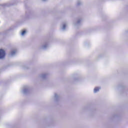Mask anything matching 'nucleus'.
Masks as SVG:
<instances>
[{
    "label": "nucleus",
    "mask_w": 128,
    "mask_h": 128,
    "mask_svg": "<svg viewBox=\"0 0 128 128\" xmlns=\"http://www.w3.org/2000/svg\"><path fill=\"white\" fill-rule=\"evenodd\" d=\"M6 56V52L4 50H0V58H4Z\"/></svg>",
    "instance_id": "obj_1"
},
{
    "label": "nucleus",
    "mask_w": 128,
    "mask_h": 128,
    "mask_svg": "<svg viewBox=\"0 0 128 128\" xmlns=\"http://www.w3.org/2000/svg\"><path fill=\"white\" fill-rule=\"evenodd\" d=\"M100 90V88L96 87L94 89V92H98Z\"/></svg>",
    "instance_id": "obj_2"
},
{
    "label": "nucleus",
    "mask_w": 128,
    "mask_h": 128,
    "mask_svg": "<svg viewBox=\"0 0 128 128\" xmlns=\"http://www.w3.org/2000/svg\"><path fill=\"white\" fill-rule=\"evenodd\" d=\"M24 34H26V30L22 31V36H24Z\"/></svg>",
    "instance_id": "obj_3"
},
{
    "label": "nucleus",
    "mask_w": 128,
    "mask_h": 128,
    "mask_svg": "<svg viewBox=\"0 0 128 128\" xmlns=\"http://www.w3.org/2000/svg\"><path fill=\"white\" fill-rule=\"evenodd\" d=\"M16 52V51H12V54H14Z\"/></svg>",
    "instance_id": "obj_4"
},
{
    "label": "nucleus",
    "mask_w": 128,
    "mask_h": 128,
    "mask_svg": "<svg viewBox=\"0 0 128 128\" xmlns=\"http://www.w3.org/2000/svg\"><path fill=\"white\" fill-rule=\"evenodd\" d=\"M63 28H66V25H64Z\"/></svg>",
    "instance_id": "obj_5"
}]
</instances>
